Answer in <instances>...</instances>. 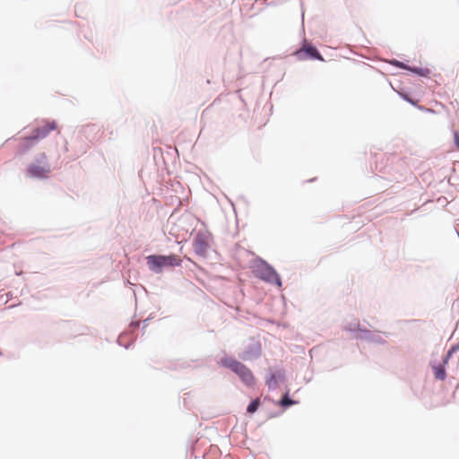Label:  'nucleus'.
<instances>
[{
  "label": "nucleus",
  "instance_id": "f257e3e1",
  "mask_svg": "<svg viewBox=\"0 0 459 459\" xmlns=\"http://www.w3.org/2000/svg\"><path fill=\"white\" fill-rule=\"evenodd\" d=\"M220 363L221 366L229 368L235 372L247 385L251 386L255 384L253 373L241 362L231 358H223Z\"/></svg>",
  "mask_w": 459,
  "mask_h": 459
},
{
  "label": "nucleus",
  "instance_id": "f03ea898",
  "mask_svg": "<svg viewBox=\"0 0 459 459\" xmlns=\"http://www.w3.org/2000/svg\"><path fill=\"white\" fill-rule=\"evenodd\" d=\"M147 264L150 270L155 273H160L163 267L179 266L182 260L176 255L147 256Z\"/></svg>",
  "mask_w": 459,
  "mask_h": 459
},
{
  "label": "nucleus",
  "instance_id": "7ed1b4c3",
  "mask_svg": "<svg viewBox=\"0 0 459 459\" xmlns=\"http://www.w3.org/2000/svg\"><path fill=\"white\" fill-rule=\"evenodd\" d=\"M56 128L57 125L55 121L45 122L42 126L35 128L30 136L24 139L25 142L28 143L24 144V147L29 148L30 146V142L44 139L51 131L56 130Z\"/></svg>",
  "mask_w": 459,
  "mask_h": 459
},
{
  "label": "nucleus",
  "instance_id": "20e7f679",
  "mask_svg": "<svg viewBox=\"0 0 459 459\" xmlns=\"http://www.w3.org/2000/svg\"><path fill=\"white\" fill-rule=\"evenodd\" d=\"M210 238L205 233H198L194 241L193 247L195 252L201 256H205L209 248Z\"/></svg>",
  "mask_w": 459,
  "mask_h": 459
},
{
  "label": "nucleus",
  "instance_id": "39448f33",
  "mask_svg": "<svg viewBox=\"0 0 459 459\" xmlns=\"http://www.w3.org/2000/svg\"><path fill=\"white\" fill-rule=\"evenodd\" d=\"M295 56L299 60H305L307 58L324 60L317 49L309 44H304L300 49L295 52Z\"/></svg>",
  "mask_w": 459,
  "mask_h": 459
},
{
  "label": "nucleus",
  "instance_id": "423d86ee",
  "mask_svg": "<svg viewBox=\"0 0 459 459\" xmlns=\"http://www.w3.org/2000/svg\"><path fill=\"white\" fill-rule=\"evenodd\" d=\"M258 275L261 279L272 282L276 283L278 286L281 285V279L277 273L272 268L267 265H264L261 267L258 271Z\"/></svg>",
  "mask_w": 459,
  "mask_h": 459
},
{
  "label": "nucleus",
  "instance_id": "0eeeda50",
  "mask_svg": "<svg viewBox=\"0 0 459 459\" xmlns=\"http://www.w3.org/2000/svg\"><path fill=\"white\" fill-rule=\"evenodd\" d=\"M28 172L32 177L46 178L48 176V174L50 172V166L49 165H44V166L31 165V166H30Z\"/></svg>",
  "mask_w": 459,
  "mask_h": 459
},
{
  "label": "nucleus",
  "instance_id": "6e6552de",
  "mask_svg": "<svg viewBox=\"0 0 459 459\" xmlns=\"http://www.w3.org/2000/svg\"><path fill=\"white\" fill-rule=\"evenodd\" d=\"M408 70L420 75V76H423V77H428L430 74V71L429 69L428 68H417V67H414V68H411V67H409Z\"/></svg>",
  "mask_w": 459,
  "mask_h": 459
},
{
  "label": "nucleus",
  "instance_id": "1a4fd4ad",
  "mask_svg": "<svg viewBox=\"0 0 459 459\" xmlns=\"http://www.w3.org/2000/svg\"><path fill=\"white\" fill-rule=\"evenodd\" d=\"M259 405H260V400L258 398L255 399L247 406V412H249V413L255 412L257 411Z\"/></svg>",
  "mask_w": 459,
  "mask_h": 459
},
{
  "label": "nucleus",
  "instance_id": "9d476101",
  "mask_svg": "<svg viewBox=\"0 0 459 459\" xmlns=\"http://www.w3.org/2000/svg\"><path fill=\"white\" fill-rule=\"evenodd\" d=\"M295 402L292 401L289 395L286 394L285 395L282 396L281 400V406H284V407H287V406H290V405H292L294 404Z\"/></svg>",
  "mask_w": 459,
  "mask_h": 459
},
{
  "label": "nucleus",
  "instance_id": "9b49d317",
  "mask_svg": "<svg viewBox=\"0 0 459 459\" xmlns=\"http://www.w3.org/2000/svg\"><path fill=\"white\" fill-rule=\"evenodd\" d=\"M435 377L438 379H444L446 377V372L443 368H437L435 371Z\"/></svg>",
  "mask_w": 459,
  "mask_h": 459
},
{
  "label": "nucleus",
  "instance_id": "f8f14e48",
  "mask_svg": "<svg viewBox=\"0 0 459 459\" xmlns=\"http://www.w3.org/2000/svg\"><path fill=\"white\" fill-rule=\"evenodd\" d=\"M459 349V346H453L447 352L446 357L444 360L445 363L447 362L448 359L451 358L452 354L455 352Z\"/></svg>",
  "mask_w": 459,
  "mask_h": 459
},
{
  "label": "nucleus",
  "instance_id": "ddd939ff",
  "mask_svg": "<svg viewBox=\"0 0 459 459\" xmlns=\"http://www.w3.org/2000/svg\"><path fill=\"white\" fill-rule=\"evenodd\" d=\"M392 64H393L394 65H395L396 67H399V68L407 69V70H408V68H409V66H408V65H404L403 63H402V62H400V61H396V60H395V61L392 62Z\"/></svg>",
  "mask_w": 459,
  "mask_h": 459
},
{
  "label": "nucleus",
  "instance_id": "4468645a",
  "mask_svg": "<svg viewBox=\"0 0 459 459\" xmlns=\"http://www.w3.org/2000/svg\"><path fill=\"white\" fill-rule=\"evenodd\" d=\"M454 140L456 147L459 149V134L457 132L454 133Z\"/></svg>",
  "mask_w": 459,
  "mask_h": 459
},
{
  "label": "nucleus",
  "instance_id": "2eb2a0df",
  "mask_svg": "<svg viewBox=\"0 0 459 459\" xmlns=\"http://www.w3.org/2000/svg\"><path fill=\"white\" fill-rule=\"evenodd\" d=\"M273 378H274V377H273V376H272V377H271V379L268 381V385H271V381H273Z\"/></svg>",
  "mask_w": 459,
  "mask_h": 459
},
{
  "label": "nucleus",
  "instance_id": "dca6fc26",
  "mask_svg": "<svg viewBox=\"0 0 459 459\" xmlns=\"http://www.w3.org/2000/svg\"><path fill=\"white\" fill-rule=\"evenodd\" d=\"M0 355H2V352L0 351Z\"/></svg>",
  "mask_w": 459,
  "mask_h": 459
}]
</instances>
